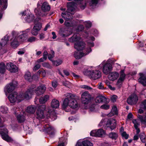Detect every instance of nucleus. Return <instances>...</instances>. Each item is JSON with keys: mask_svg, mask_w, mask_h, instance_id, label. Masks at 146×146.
Wrapping results in <instances>:
<instances>
[{"mask_svg": "<svg viewBox=\"0 0 146 146\" xmlns=\"http://www.w3.org/2000/svg\"><path fill=\"white\" fill-rule=\"evenodd\" d=\"M109 136L112 139H115L117 138L118 135L116 133L111 132L109 134Z\"/></svg>", "mask_w": 146, "mask_h": 146, "instance_id": "obj_45", "label": "nucleus"}, {"mask_svg": "<svg viewBox=\"0 0 146 146\" xmlns=\"http://www.w3.org/2000/svg\"><path fill=\"white\" fill-rule=\"evenodd\" d=\"M64 36H68L72 33V31L70 28H66L64 29Z\"/></svg>", "mask_w": 146, "mask_h": 146, "instance_id": "obj_30", "label": "nucleus"}, {"mask_svg": "<svg viewBox=\"0 0 146 146\" xmlns=\"http://www.w3.org/2000/svg\"><path fill=\"white\" fill-rule=\"evenodd\" d=\"M88 73L90 78L93 80L99 79L101 76V72L98 70H91L88 71Z\"/></svg>", "mask_w": 146, "mask_h": 146, "instance_id": "obj_7", "label": "nucleus"}, {"mask_svg": "<svg viewBox=\"0 0 146 146\" xmlns=\"http://www.w3.org/2000/svg\"><path fill=\"white\" fill-rule=\"evenodd\" d=\"M17 118L19 122L20 123L23 122L25 120L24 116L22 115H18L17 116Z\"/></svg>", "mask_w": 146, "mask_h": 146, "instance_id": "obj_41", "label": "nucleus"}, {"mask_svg": "<svg viewBox=\"0 0 146 146\" xmlns=\"http://www.w3.org/2000/svg\"><path fill=\"white\" fill-rule=\"evenodd\" d=\"M90 39L87 41V43L89 46L88 48H84L85 44L83 42L81 41L80 37H70L68 39L69 41L71 42H76L74 44V47L78 50H86V52L88 51V49L91 48L90 47H93L94 46V44L92 40H94V37H89Z\"/></svg>", "mask_w": 146, "mask_h": 146, "instance_id": "obj_1", "label": "nucleus"}, {"mask_svg": "<svg viewBox=\"0 0 146 146\" xmlns=\"http://www.w3.org/2000/svg\"><path fill=\"white\" fill-rule=\"evenodd\" d=\"M84 29V26L82 25H80L77 28V31H82Z\"/></svg>", "mask_w": 146, "mask_h": 146, "instance_id": "obj_53", "label": "nucleus"}, {"mask_svg": "<svg viewBox=\"0 0 146 146\" xmlns=\"http://www.w3.org/2000/svg\"><path fill=\"white\" fill-rule=\"evenodd\" d=\"M132 122L134 124V126L135 128L138 127L140 125V122L138 119H133L132 120Z\"/></svg>", "mask_w": 146, "mask_h": 146, "instance_id": "obj_42", "label": "nucleus"}, {"mask_svg": "<svg viewBox=\"0 0 146 146\" xmlns=\"http://www.w3.org/2000/svg\"><path fill=\"white\" fill-rule=\"evenodd\" d=\"M121 135L126 139H127L128 138L129 135L125 132H123L121 133Z\"/></svg>", "mask_w": 146, "mask_h": 146, "instance_id": "obj_59", "label": "nucleus"}, {"mask_svg": "<svg viewBox=\"0 0 146 146\" xmlns=\"http://www.w3.org/2000/svg\"><path fill=\"white\" fill-rule=\"evenodd\" d=\"M44 37H39V39H37L35 37H29L27 39L28 42H32L39 40H42Z\"/></svg>", "mask_w": 146, "mask_h": 146, "instance_id": "obj_35", "label": "nucleus"}, {"mask_svg": "<svg viewBox=\"0 0 146 146\" xmlns=\"http://www.w3.org/2000/svg\"><path fill=\"white\" fill-rule=\"evenodd\" d=\"M21 32H19L18 31H13L12 33V36H18L19 35H21Z\"/></svg>", "mask_w": 146, "mask_h": 146, "instance_id": "obj_49", "label": "nucleus"}, {"mask_svg": "<svg viewBox=\"0 0 146 146\" xmlns=\"http://www.w3.org/2000/svg\"><path fill=\"white\" fill-rule=\"evenodd\" d=\"M141 141L144 142H145V134L144 133H141L139 135Z\"/></svg>", "mask_w": 146, "mask_h": 146, "instance_id": "obj_55", "label": "nucleus"}, {"mask_svg": "<svg viewBox=\"0 0 146 146\" xmlns=\"http://www.w3.org/2000/svg\"><path fill=\"white\" fill-rule=\"evenodd\" d=\"M99 0H91L89 3V5L91 6H96L98 3Z\"/></svg>", "mask_w": 146, "mask_h": 146, "instance_id": "obj_47", "label": "nucleus"}, {"mask_svg": "<svg viewBox=\"0 0 146 146\" xmlns=\"http://www.w3.org/2000/svg\"><path fill=\"white\" fill-rule=\"evenodd\" d=\"M91 96L88 92H84L81 95V101L84 106L88 105L91 102Z\"/></svg>", "mask_w": 146, "mask_h": 146, "instance_id": "obj_4", "label": "nucleus"}, {"mask_svg": "<svg viewBox=\"0 0 146 146\" xmlns=\"http://www.w3.org/2000/svg\"><path fill=\"white\" fill-rule=\"evenodd\" d=\"M50 9V6L48 3L46 2H44L42 4L41 10L37 8L35 9L34 12L37 16L43 17L47 15L46 12L49 11Z\"/></svg>", "mask_w": 146, "mask_h": 146, "instance_id": "obj_2", "label": "nucleus"}, {"mask_svg": "<svg viewBox=\"0 0 146 146\" xmlns=\"http://www.w3.org/2000/svg\"><path fill=\"white\" fill-rule=\"evenodd\" d=\"M107 125H110V127L111 130H112L116 128V121L115 119L112 118L108 119L107 121Z\"/></svg>", "mask_w": 146, "mask_h": 146, "instance_id": "obj_17", "label": "nucleus"}, {"mask_svg": "<svg viewBox=\"0 0 146 146\" xmlns=\"http://www.w3.org/2000/svg\"><path fill=\"white\" fill-rule=\"evenodd\" d=\"M17 82L16 81H14L9 84H7L5 87V91L8 93L12 92L13 91L15 87L17 86Z\"/></svg>", "mask_w": 146, "mask_h": 146, "instance_id": "obj_9", "label": "nucleus"}, {"mask_svg": "<svg viewBox=\"0 0 146 146\" xmlns=\"http://www.w3.org/2000/svg\"><path fill=\"white\" fill-rule=\"evenodd\" d=\"M83 2H84V4H81L80 5V9H81L82 10H83L85 9L86 5V2L85 0H84V1Z\"/></svg>", "mask_w": 146, "mask_h": 146, "instance_id": "obj_57", "label": "nucleus"}, {"mask_svg": "<svg viewBox=\"0 0 146 146\" xmlns=\"http://www.w3.org/2000/svg\"><path fill=\"white\" fill-rule=\"evenodd\" d=\"M98 88L100 89H105L103 84L102 82L98 83L97 85Z\"/></svg>", "mask_w": 146, "mask_h": 146, "instance_id": "obj_56", "label": "nucleus"}, {"mask_svg": "<svg viewBox=\"0 0 146 146\" xmlns=\"http://www.w3.org/2000/svg\"><path fill=\"white\" fill-rule=\"evenodd\" d=\"M38 74H41L43 77H45L46 75V72L45 71L43 70H40L38 72Z\"/></svg>", "mask_w": 146, "mask_h": 146, "instance_id": "obj_52", "label": "nucleus"}, {"mask_svg": "<svg viewBox=\"0 0 146 146\" xmlns=\"http://www.w3.org/2000/svg\"><path fill=\"white\" fill-rule=\"evenodd\" d=\"M76 146H93V145L90 141L86 140L81 142H77Z\"/></svg>", "mask_w": 146, "mask_h": 146, "instance_id": "obj_18", "label": "nucleus"}, {"mask_svg": "<svg viewBox=\"0 0 146 146\" xmlns=\"http://www.w3.org/2000/svg\"><path fill=\"white\" fill-rule=\"evenodd\" d=\"M46 109V106L44 105H42L38 107L36 111V115L38 118H43L44 116V111Z\"/></svg>", "mask_w": 146, "mask_h": 146, "instance_id": "obj_11", "label": "nucleus"}, {"mask_svg": "<svg viewBox=\"0 0 146 146\" xmlns=\"http://www.w3.org/2000/svg\"><path fill=\"white\" fill-rule=\"evenodd\" d=\"M51 104L52 108H57L59 106V102L58 100L56 99H53L51 102Z\"/></svg>", "mask_w": 146, "mask_h": 146, "instance_id": "obj_27", "label": "nucleus"}, {"mask_svg": "<svg viewBox=\"0 0 146 146\" xmlns=\"http://www.w3.org/2000/svg\"><path fill=\"white\" fill-rule=\"evenodd\" d=\"M53 64L55 66H57L61 64L62 63V61L60 60L53 61Z\"/></svg>", "mask_w": 146, "mask_h": 146, "instance_id": "obj_48", "label": "nucleus"}, {"mask_svg": "<svg viewBox=\"0 0 146 146\" xmlns=\"http://www.w3.org/2000/svg\"><path fill=\"white\" fill-rule=\"evenodd\" d=\"M27 37H13L11 38L12 40H13L11 42V46L14 47H17L18 44V42H22L25 41L27 40Z\"/></svg>", "mask_w": 146, "mask_h": 146, "instance_id": "obj_8", "label": "nucleus"}, {"mask_svg": "<svg viewBox=\"0 0 146 146\" xmlns=\"http://www.w3.org/2000/svg\"><path fill=\"white\" fill-rule=\"evenodd\" d=\"M111 112H112V113H110L108 115L109 116L111 117L117 113V109L116 106H114L112 107Z\"/></svg>", "mask_w": 146, "mask_h": 146, "instance_id": "obj_36", "label": "nucleus"}, {"mask_svg": "<svg viewBox=\"0 0 146 146\" xmlns=\"http://www.w3.org/2000/svg\"><path fill=\"white\" fill-rule=\"evenodd\" d=\"M37 18H36L34 20V23L35 24L34 27H35V29H37L38 30L40 31L41 27L42 25L41 23L38 22V21L41 20V17L38 16H37Z\"/></svg>", "mask_w": 146, "mask_h": 146, "instance_id": "obj_22", "label": "nucleus"}, {"mask_svg": "<svg viewBox=\"0 0 146 146\" xmlns=\"http://www.w3.org/2000/svg\"><path fill=\"white\" fill-rule=\"evenodd\" d=\"M8 98L10 102L12 103L15 102H19L21 101V98L20 93L18 94L16 92H14L10 94Z\"/></svg>", "mask_w": 146, "mask_h": 146, "instance_id": "obj_5", "label": "nucleus"}, {"mask_svg": "<svg viewBox=\"0 0 146 146\" xmlns=\"http://www.w3.org/2000/svg\"><path fill=\"white\" fill-rule=\"evenodd\" d=\"M85 26L86 28L89 29L92 27V23L90 21H86L85 22Z\"/></svg>", "mask_w": 146, "mask_h": 146, "instance_id": "obj_51", "label": "nucleus"}, {"mask_svg": "<svg viewBox=\"0 0 146 146\" xmlns=\"http://www.w3.org/2000/svg\"><path fill=\"white\" fill-rule=\"evenodd\" d=\"M35 107L32 106L28 107L26 110V111L29 113H33L35 112Z\"/></svg>", "mask_w": 146, "mask_h": 146, "instance_id": "obj_31", "label": "nucleus"}, {"mask_svg": "<svg viewBox=\"0 0 146 146\" xmlns=\"http://www.w3.org/2000/svg\"><path fill=\"white\" fill-rule=\"evenodd\" d=\"M30 30L29 29H28L25 31H22V33H21V35H19L18 36H28L29 34L30 33Z\"/></svg>", "mask_w": 146, "mask_h": 146, "instance_id": "obj_38", "label": "nucleus"}, {"mask_svg": "<svg viewBox=\"0 0 146 146\" xmlns=\"http://www.w3.org/2000/svg\"><path fill=\"white\" fill-rule=\"evenodd\" d=\"M35 87L34 85H32L29 88L27 91L20 93L21 97V101L25 99L29 100L31 98V96L34 91L33 88Z\"/></svg>", "mask_w": 146, "mask_h": 146, "instance_id": "obj_3", "label": "nucleus"}, {"mask_svg": "<svg viewBox=\"0 0 146 146\" xmlns=\"http://www.w3.org/2000/svg\"><path fill=\"white\" fill-rule=\"evenodd\" d=\"M59 33L60 35L62 36H64V29H60L59 31Z\"/></svg>", "mask_w": 146, "mask_h": 146, "instance_id": "obj_61", "label": "nucleus"}, {"mask_svg": "<svg viewBox=\"0 0 146 146\" xmlns=\"http://www.w3.org/2000/svg\"><path fill=\"white\" fill-rule=\"evenodd\" d=\"M52 54H50L48 55V58L50 60L54 56V52L53 50H51Z\"/></svg>", "mask_w": 146, "mask_h": 146, "instance_id": "obj_54", "label": "nucleus"}, {"mask_svg": "<svg viewBox=\"0 0 146 146\" xmlns=\"http://www.w3.org/2000/svg\"><path fill=\"white\" fill-rule=\"evenodd\" d=\"M92 31L93 32V34L95 36H96L98 35L99 32L96 29H93L92 30Z\"/></svg>", "mask_w": 146, "mask_h": 146, "instance_id": "obj_58", "label": "nucleus"}, {"mask_svg": "<svg viewBox=\"0 0 146 146\" xmlns=\"http://www.w3.org/2000/svg\"><path fill=\"white\" fill-rule=\"evenodd\" d=\"M140 76L138 79L139 82L144 86H146V75L145 74L140 73Z\"/></svg>", "mask_w": 146, "mask_h": 146, "instance_id": "obj_19", "label": "nucleus"}, {"mask_svg": "<svg viewBox=\"0 0 146 146\" xmlns=\"http://www.w3.org/2000/svg\"><path fill=\"white\" fill-rule=\"evenodd\" d=\"M71 104L70 108L72 109L76 108L78 107V104L76 100L75 99V96L74 95V97L72 98Z\"/></svg>", "mask_w": 146, "mask_h": 146, "instance_id": "obj_25", "label": "nucleus"}, {"mask_svg": "<svg viewBox=\"0 0 146 146\" xmlns=\"http://www.w3.org/2000/svg\"><path fill=\"white\" fill-rule=\"evenodd\" d=\"M111 64L109 63H107L105 64L103 66V72L106 74H108L112 69Z\"/></svg>", "mask_w": 146, "mask_h": 146, "instance_id": "obj_15", "label": "nucleus"}, {"mask_svg": "<svg viewBox=\"0 0 146 146\" xmlns=\"http://www.w3.org/2000/svg\"><path fill=\"white\" fill-rule=\"evenodd\" d=\"M119 74L116 72H112L110 73L108 76L109 80L112 81L116 80L119 76Z\"/></svg>", "mask_w": 146, "mask_h": 146, "instance_id": "obj_20", "label": "nucleus"}, {"mask_svg": "<svg viewBox=\"0 0 146 146\" xmlns=\"http://www.w3.org/2000/svg\"><path fill=\"white\" fill-rule=\"evenodd\" d=\"M46 87L44 85H42L38 86L35 92L37 95L39 96L43 94L46 90Z\"/></svg>", "mask_w": 146, "mask_h": 146, "instance_id": "obj_16", "label": "nucleus"}, {"mask_svg": "<svg viewBox=\"0 0 146 146\" xmlns=\"http://www.w3.org/2000/svg\"><path fill=\"white\" fill-rule=\"evenodd\" d=\"M85 106V109H89V110L91 111H94L95 110V104H90L89 105L88 104Z\"/></svg>", "mask_w": 146, "mask_h": 146, "instance_id": "obj_39", "label": "nucleus"}, {"mask_svg": "<svg viewBox=\"0 0 146 146\" xmlns=\"http://www.w3.org/2000/svg\"><path fill=\"white\" fill-rule=\"evenodd\" d=\"M74 4L72 3H70L67 5V7L68 10L71 12L75 11V9L74 7Z\"/></svg>", "mask_w": 146, "mask_h": 146, "instance_id": "obj_40", "label": "nucleus"}, {"mask_svg": "<svg viewBox=\"0 0 146 146\" xmlns=\"http://www.w3.org/2000/svg\"><path fill=\"white\" fill-rule=\"evenodd\" d=\"M2 6L0 8V11H3L5 10L7 7V0H0V7Z\"/></svg>", "mask_w": 146, "mask_h": 146, "instance_id": "obj_21", "label": "nucleus"}, {"mask_svg": "<svg viewBox=\"0 0 146 146\" xmlns=\"http://www.w3.org/2000/svg\"><path fill=\"white\" fill-rule=\"evenodd\" d=\"M52 86L54 88H56L58 85L57 82L56 81H53L52 82Z\"/></svg>", "mask_w": 146, "mask_h": 146, "instance_id": "obj_62", "label": "nucleus"}, {"mask_svg": "<svg viewBox=\"0 0 146 146\" xmlns=\"http://www.w3.org/2000/svg\"><path fill=\"white\" fill-rule=\"evenodd\" d=\"M66 98L64 99L62 104V108L66 109L71 106V102L72 98L74 97V95L68 93L65 94Z\"/></svg>", "mask_w": 146, "mask_h": 146, "instance_id": "obj_6", "label": "nucleus"}, {"mask_svg": "<svg viewBox=\"0 0 146 146\" xmlns=\"http://www.w3.org/2000/svg\"><path fill=\"white\" fill-rule=\"evenodd\" d=\"M35 18L34 15L32 14H31L29 15L28 14L27 15H26L24 20L26 22L28 23H30L33 21L34 22Z\"/></svg>", "mask_w": 146, "mask_h": 146, "instance_id": "obj_23", "label": "nucleus"}, {"mask_svg": "<svg viewBox=\"0 0 146 146\" xmlns=\"http://www.w3.org/2000/svg\"><path fill=\"white\" fill-rule=\"evenodd\" d=\"M141 106L143 109H146V100L142 102Z\"/></svg>", "mask_w": 146, "mask_h": 146, "instance_id": "obj_63", "label": "nucleus"}, {"mask_svg": "<svg viewBox=\"0 0 146 146\" xmlns=\"http://www.w3.org/2000/svg\"><path fill=\"white\" fill-rule=\"evenodd\" d=\"M138 100V98L135 94L131 95L127 100V103L130 105L135 104Z\"/></svg>", "mask_w": 146, "mask_h": 146, "instance_id": "obj_14", "label": "nucleus"}, {"mask_svg": "<svg viewBox=\"0 0 146 146\" xmlns=\"http://www.w3.org/2000/svg\"><path fill=\"white\" fill-rule=\"evenodd\" d=\"M9 37H5L4 39H2V42H0V50L3 49L8 42Z\"/></svg>", "mask_w": 146, "mask_h": 146, "instance_id": "obj_24", "label": "nucleus"}, {"mask_svg": "<svg viewBox=\"0 0 146 146\" xmlns=\"http://www.w3.org/2000/svg\"><path fill=\"white\" fill-rule=\"evenodd\" d=\"M117 97L116 95H113L111 97V100L113 102H114L117 99Z\"/></svg>", "mask_w": 146, "mask_h": 146, "instance_id": "obj_64", "label": "nucleus"}, {"mask_svg": "<svg viewBox=\"0 0 146 146\" xmlns=\"http://www.w3.org/2000/svg\"><path fill=\"white\" fill-rule=\"evenodd\" d=\"M24 77L25 79L29 81H31L30 80L32 79L31 74L30 72H27L25 75Z\"/></svg>", "mask_w": 146, "mask_h": 146, "instance_id": "obj_43", "label": "nucleus"}, {"mask_svg": "<svg viewBox=\"0 0 146 146\" xmlns=\"http://www.w3.org/2000/svg\"><path fill=\"white\" fill-rule=\"evenodd\" d=\"M125 75L124 73L123 70H121L120 72V76L117 82L120 83L122 82L125 79Z\"/></svg>", "mask_w": 146, "mask_h": 146, "instance_id": "obj_28", "label": "nucleus"}, {"mask_svg": "<svg viewBox=\"0 0 146 146\" xmlns=\"http://www.w3.org/2000/svg\"><path fill=\"white\" fill-rule=\"evenodd\" d=\"M35 27H34L31 31V34L34 36H36L38 34L39 31L37 29H35Z\"/></svg>", "mask_w": 146, "mask_h": 146, "instance_id": "obj_46", "label": "nucleus"}, {"mask_svg": "<svg viewBox=\"0 0 146 146\" xmlns=\"http://www.w3.org/2000/svg\"><path fill=\"white\" fill-rule=\"evenodd\" d=\"M44 129L43 131H46L48 132L51 131H53L54 130V128L51 126L49 125L48 124H46L45 126H43Z\"/></svg>", "mask_w": 146, "mask_h": 146, "instance_id": "obj_33", "label": "nucleus"}, {"mask_svg": "<svg viewBox=\"0 0 146 146\" xmlns=\"http://www.w3.org/2000/svg\"><path fill=\"white\" fill-rule=\"evenodd\" d=\"M110 106L108 104H106L102 105L100 106V108L104 110H107L110 108Z\"/></svg>", "mask_w": 146, "mask_h": 146, "instance_id": "obj_50", "label": "nucleus"}, {"mask_svg": "<svg viewBox=\"0 0 146 146\" xmlns=\"http://www.w3.org/2000/svg\"><path fill=\"white\" fill-rule=\"evenodd\" d=\"M49 98V96L47 95L40 98L39 101L40 103L43 104L47 101Z\"/></svg>", "mask_w": 146, "mask_h": 146, "instance_id": "obj_32", "label": "nucleus"}, {"mask_svg": "<svg viewBox=\"0 0 146 146\" xmlns=\"http://www.w3.org/2000/svg\"><path fill=\"white\" fill-rule=\"evenodd\" d=\"M81 88L88 90H90L92 89V88L89 86L86 85H83L82 86Z\"/></svg>", "mask_w": 146, "mask_h": 146, "instance_id": "obj_60", "label": "nucleus"}, {"mask_svg": "<svg viewBox=\"0 0 146 146\" xmlns=\"http://www.w3.org/2000/svg\"><path fill=\"white\" fill-rule=\"evenodd\" d=\"M138 118L139 119L141 123L146 125V116L144 117L141 115L138 114Z\"/></svg>", "mask_w": 146, "mask_h": 146, "instance_id": "obj_34", "label": "nucleus"}, {"mask_svg": "<svg viewBox=\"0 0 146 146\" xmlns=\"http://www.w3.org/2000/svg\"><path fill=\"white\" fill-rule=\"evenodd\" d=\"M5 71V66L4 63L1 62L0 63V73L3 74Z\"/></svg>", "mask_w": 146, "mask_h": 146, "instance_id": "obj_37", "label": "nucleus"}, {"mask_svg": "<svg viewBox=\"0 0 146 146\" xmlns=\"http://www.w3.org/2000/svg\"><path fill=\"white\" fill-rule=\"evenodd\" d=\"M91 51L90 48L88 49V51L86 52V50H84L82 52L78 53L77 52H75L74 54V57L77 59H79L81 58L82 57L85 56L88 54Z\"/></svg>", "mask_w": 146, "mask_h": 146, "instance_id": "obj_12", "label": "nucleus"}, {"mask_svg": "<svg viewBox=\"0 0 146 146\" xmlns=\"http://www.w3.org/2000/svg\"><path fill=\"white\" fill-rule=\"evenodd\" d=\"M106 98L102 96H98L96 97L95 99V102L96 103H100L104 102L106 100Z\"/></svg>", "mask_w": 146, "mask_h": 146, "instance_id": "obj_29", "label": "nucleus"}, {"mask_svg": "<svg viewBox=\"0 0 146 146\" xmlns=\"http://www.w3.org/2000/svg\"><path fill=\"white\" fill-rule=\"evenodd\" d=\"M91 136H97L102 137L105 136L106 134L105 131L102 129L94 130L92 131L90 133Z\"/></svg>", "mask_w": 146, "mask_h": 146, "instance_id": "obj_10", "label": "nucleus"}, {"mask_svg": "<svg viewBox=\"0 0 146 146\" xmlns=\"http://www.w3.org/2000/svg\"><path fill=\"white\" fill-rule=\"evenodd\" d=\"M0 133L1 135L2 139L7 142H10L12 141L13 139L6 134L3 132H0Z\"/></svg>", "mask_w": 146, "mask_h": 146, "instance_id": "obj_26", "label": "nucleus"}, {"mask_svg": "<svg viewBox=\"0 0 146 146\" xmlns=\"http://www.w3.org/2000/svg\"><path fill=\"white\" fill-rule=\"evenodd\" d=\"M6 68L11 72H16L18 71L16 66L11 62L7 63L6 64Z\"/></svg>", "mask_w": 146, "mask_h": 146, "instance_id": "obj_13", "label": "nucleus"}, {"mask_svg": "<svg viewBox=\"0 0 146 146\" xmlns=\"http://www.w3.org/2000/svg\"><path fill=\"white\" fill-rule=\"evenodd\" d=\"M0 111L3 113H6L8 111L7 108L4 106H1L0 107Z\"/></svg>", "mask_w": 146, "mask_h": 146, "instance_id": "obj_44", "label": "nucleus"}]
</instances>
